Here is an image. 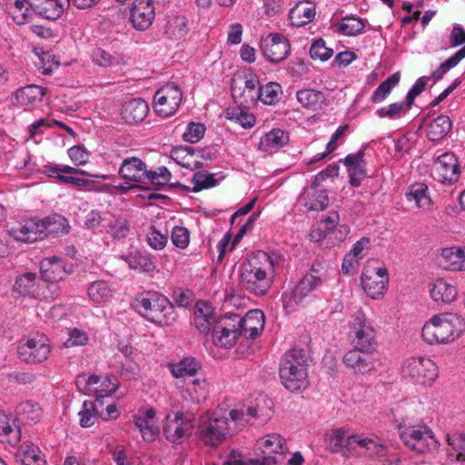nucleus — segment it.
I'll return each instance as SVG.
<instances>
[{
  "label": "nucleus",
  "mask_w": 465,
  "mask_h": 465,
  "mask_svg": "<svg viewBox=\"0 0 465 465\" xmlns=\"http://www.w3.org/2000/svg\"><path fill=\"white\" fill-rule=\"evenodd\" d=\"M281 260L277 253L258 251L252 262L244 265L241 272L245 290L256 295H264L271 288L275 268Z\"/></svg>",
  "instance_id": "1"
},
{
  "label": "nucleus",
  "mask_w": 465,
  "mask_h": 465,
  "mask_svg": "<svg viewBox=\"0 0 465 465\" xmlns=\"http://www.w3.org/2000/svg\"><path fill=\"white\" fill-rule=\"evenodd\" d=\"M244 421V414L238 410L230 411L229 417L203 418L198 427L200 439L206 446L217 447L236 434Z\"/></svg>",
  "instance_id": "2"
},
{
  "label": "nucleus",
  "mask_w": 465,
  "mask_h": 465,
  "mask_svg": "<svg viewBox=\"0 0 465 465\" xmlns=\"http://www.w3.org/2000/svg\"><path fill=\"white\" fill-rule=\"evenodd\" d=\"M134 309L143 317L158 325H171L177 319L172 302L156 292H147L135 297Z\"/></svg>",
  "instance_id": "3"
},
{
  "label": "nucleus",
  "mask_w": 465,
  "mask_h": 465,
  "mask_svg": "<svg viewBox=\"0 0 465 465\" xmlns=\"http://www.w3.org/2000/svg\"><path fill=\"white\" fill-rule=\"evenodd\" d=\"M307 361V354L302 349H292L282 357L279 372L282 383L288 391H302L308 387Z\"/></svg>",
  "instance_id": "4"
},
{
  "label": "nucleus",
  "mask_w": 465,
  "mask_h": 465,
  "mask_svg": "<svg viewBox=\"0 0 465 465\" xmlns=\"http://www.w3.org/2000/svg\"><path fill=\"white\" fill-rule=\"evenodd\" d=\"M465 330L464 320L454 313L433 316L423 326L421 336L429 343H447L457 339Z\"/></svg>",
  "instance_id": "5"
},
{
  "label": "nucleus",
  "mask_w": 465,
  "mask_h": 465,
  "mask_svg": "<svg viewBox=\"0 0 465 465\" xmlns=\"http://www.w3.org/2000/svg\"><path fill=\"white\" fill-rule=\"evenodd\" d=\"M118 173L126 181L141 183H149L156 186L166 184L172 177L166 167L161 166L155 171L148 170L145 163L135 156L124 159Z\"/></svg>",
  "instance_id": "6"
},
{
  "label": "nucleus",
  "mask_w": 465,
  "mask_h": 465,
  "mask_svg": "<svg viewBox=\"0 0 465 465\" xmlns=\"http://www.w3.org/2000/svg\"><path fill=\"white\" fill-rule=\"evenodd\" d=\"M400 439L411 450L418 453H427L435 450L438 440L431 430L425 425H412L404 422L397 425Z\"/></svg>",
  "instance_id": "7"
},
{
  "label": "nucleus",
  "mask_w": 465,
  "mask_h": 465,
  "mask_svg": "<svg viewBox=\"0 0 465 465\" xmlns=\"http://www.w3.org/2000/svg\"><path fill=\"white\" fill-rule=\"evenodd\" d=\"M349 338L353 348L361 351H374L377 348V331L361 311L357 312L349 324Z\"/></svg>",
  "instance_id": "8"
},
{
  "label": "nucleus",
  "mask_w": 465,
  "mask_h": 465,
  "mask_svg": "<svg viewBox=\"0 0 465 465\" xmlns=\"http://www.w3.org/2000/svg\"><path fill=\"white\" fill-rule=\"evenodd\" d=\"M401 374L415 384L430 386L438 378L439 370L431 359L424 356H412L403 361Z\"/></svg>",
  "instance_id": "9"
},
{
  "label": "nucleus",
  "mask_w": 465,
  "mask_h": 465,
  "mask_svg": "<svg viewBox=\"0 0 465 465\" xmlns=\"http://www.w3.org/2000/svg\"><path fill=\"white\" fill-rule=\"evenodd\" d=\"M14 292L21 296L34 297L37 299L54 300L59 294L56 284H47L39 282L36 275L32 272L25 273L15 280Z\"/></svg>",
  "instance_id": "10"
},
{
  "label": "nucleus",
  "mask_w": 465,
  "mask_h": 465,
  "mask_svg": "<svg viewBox=\"0 0 465 465\" xmlns=\"http://www.w3.org/2000/svg\"><path fill=\"white\" fill-rule=\"evenodd\" d=\"M194 416L189 412L178 411L165 417L163 435L165 439L173 444H181L188 439L194 427Z\"/></svg>",
  "instance_id": "11"
},
{
  "label": "nucleus",
  "mask_w": 465,
  "mask_h": 465,
  "mask_svg": "<svg viewBox=\"0 0 465 465\" xmlns=\"http://www.w3.org/2000/svg\"><path fill=\"white\" fill-rule=\"evenodd\" d=\"M322 277L317 270L312 268L298 282L292 293L283 296L284 307L293 308V305H303L314 297V292L322 284Z\"/></svg>",
  "instance_id": "12"
},
{
  "label": "nucleus",
  "mask_w": 465,
  "mask_h": 465,
  "mask_svg": "<svg viewBox=\"0 0 465 465\" xmlns=\"http://www.w3.org/2000/svg\"><path fill=\"white\" fill-rule=\"evenodd\" d=\"M183 100V93L178 84L168 83L160 87L153 97L155 113L163 117H169L176 113Z\"/></svg>",
  "instance_id": "13"
},
{
  "label": "nucleus",
  "mask_w": 465,
  "mask_h": 465,
  "mask_svg": "<svg viewBox=\"0 0 465 465\" xmlns=\"http://www.w3.org/2000/svg\"><path fill=\"white\" fill-rule=\"evenodd\" d=\"M208 336L215 346L231 348L241 336V328H237L232 314L224 315L215 322Z\"/></svg>",
  "instance_id": "14"
},
{
  "label": "nucleus",
  "mask_w": 465,
  "mask_h": 465,
  "mask_svg": "<svg viewBox=\"0 0 465 465\" xmlns=\"http://www.w3.org/2000/svg\"><path fill=\"white\" fill-rule=\"evenodd\" d=\"M50 352L49 341L44 335L28 338L18 346L19 358L26 363H41L47 360Z\"/></svg>",
  "instance_id": "15"
},
{
  "label": "nucleus",
  "mask_w": 465,
  "mask_h": 465,
  "mask_svg": "<svg viewBox=\"0 0 465 465\" xmlns=\"http://www.w3.org/2000/svg\"><path fill=\"white\" fill-rule=\"evenodd\" d=\"M389 282L387 269L368 265L361 273V285L366 294L373 300L381 298Z\"/></svg>",
  "instance_id": "16"
},
{
  "label": "nucleus",
  "mask_w": 465,
  "mask_h": 465,
  "mask_svg": "<svg viewBox=\"0 0 465 465\" xmlns=\"http://www.w3.org/2000/svg\"><path fill=\"white\" fill-rule=\"evenodd\" d=\"M261 49L267 60L272 63H280L289 55L291 45L283 35L272 33L262 39Z\"/></svg>",
  "instance_id": "17"
},
{
  "label": "nucleus",
  "mask_w": 465,
  "mask_h": 465,
  "mask_svg": "<svg viewBox=\"0 0 465 465\" xmlns=\"http://www.w3.org/2000/svg\"><path fill=\"white\" fill-rule=\"evenodd\" d=\"M77 387L88 395H95L97 398H103L117 389L115 381L105 376L101 378L96 375L86 377L85 375L78 376L76 379Z\"/></svg>",
  "instance_id": "18"
},
{
  "label": "nucleus",
  "mask_w": 465,
  "mask_h": 465,
  "mask_svg": "<svg viewBox=\"0 0 465 465\" xmlns=\"http://www.w3.org/2000/svg\"><path fill=\"white\" fill-rule=\"evenodd\" d=\"M434 179L442 183H452L459 179L458 160L454 153H444L434 161L432 167Z\"/></svg>",
  "instance_id": "19"
},
{
  "label": "nucleus",
  "mask_w": 465,
  "mask_h": 465,
  "mask_svg": "<svg viewBox=\"0 0 465 465\" xmlns=\"http://www.w3.org/2000/svg\"><path fill=\"white\" fill-rule=\"evenodd\" d=\"M155 17V9L152 0H134L130 9V20L133 26L139 30L148 29Z\"/></svg>",
  "instance_id": "20"
},
{
  "label": "nucleus",
  "mask_w": 465,
  "mask_h": 465,
  "mask_svg": "<svg viewBox=\"0 0 465 465\" xmlns=\"http://www.w3.org/2000/svg\"><path fill=\"white\" fill-rule=\"evenodd\" d=\"M43 282L47 284H55L64 280L71 272V265L57 256L43 259L40 262Z\"/></svg>",
  "instance_id": "21"
},
{
  "label": "nucleus",
  "mask_w": 465,
  "mask_h": 465,
  "mask_svg": "<svg viewBox=\"0 0 465 465\" xmlns=\"http://www.w3.org/2000/svg\"><path fill=\"white\" fill-rule=\"evenodd\" d=\"M258 80L254 76H237L232 78L231 91L235 101L241 104L253 103L257 100Z\"/></svg>",
  "instance_id": "22"
},
{
  "label": "nucleus",
  "mask_w": 465,
  "mask_h": 465,
  "mask_svg": "<svg viewBox=\"0 0 465 465\" xmlns=\"http://www.w3.org/2000/svg\"><path fill=\"white\" fill-rule=\"evenodd\" d=\"M237 328H241V336L246 339H254L263 330L264 314L261 310H251L244 317L232 314Z\"/></svg>",
  "instance_id": "23"
},
{
  "label": "nucleus",
  "mask_w": 465,
  "mask_h": 465,
  "mask_svg": "<svg viewBox=\"0 0 465 465\" xmlns=\"http://www.w3.org/2000/svg\"><path fill=\"white\" fill-rule=\"evenodd\" d=\"M373 351H361L351 348L343 356V363L355 374H366L375 371V360L371 355Z\"/></svg>",
  "instance_id": "24"
},
{
  "label": "nucleus",
  "mask_w": 465,
  "mask_h": 465,
  "mask_svg": "<svg viewBox=\"0 0 465 465\" xmlns=\"http://www.w3.org/2000/svg\"><path fill=\"white\" fill-rule=\"evenodd\" d=\"M341 162L347 168L350 183L359 186L367 176L364 151L360 150L356 153L348 154Z\"/></svg>",
  "instance_id": "25"
},
{
  "label": "nucleus",
  "mask_w": 465,
  "mask_h": 465,
  "mask_svg": "<svg viewBox=\"0 0 465 465\" xmlns=\"http://www.w3.org/2000/svg\"><path fill=\"white\" fill-rule=\"evenodd\" d=\"M41 223L38 218H32L25 221L24 223L12 226L8 232L16 241L32 242L42 239Z\"/></svg>",
  "instance_id": "26"
},
{
  "label": "nucleus",
  "mask_w": 465,
  "mask_h": 465,
  "mask_svg": "<svg viewBox=\"0 0 465 465\" xmlns=\"http://www.w3.org/2000/svg\"><path fill=\"white\" fill-rule=\"evenodd\" d=\"M438 263L444 270L460 272L465 270V250L460 247H446L441 249L438 256Z\"/></svg>",
  "instance_id": "27"
},
{
  "label": "nucleus",
  "mask_w": 465,
  "mask_h": 465,
  "mask_svg": "<svg viewBox=\"0 0 465 465\" xmlns=\"http://www.w3.org/2000/svg\"><path fill=\"white\" fill-rule=\"evenodd\" d=\"M353 442L362 450L365 456L381 459L387 455L388 447L378 436L352 435Z\"/></svg>",
  "instance_id": "28"
},
{
  "label": "nucleus",
  "mask_w": 465,
  "mask_h": 465,
  "mask_svg": "<svg viewBox=\"0 0 465 465\" xmlns=\"http://www.w3.org/2000/svg\"><path fill=\"white\" fill-rule=\"evenodd\" d=\"M289 134L280 128H273L264 134L258 145V149L267 153H274L289 143Z\"/></svg>",
  "instance_id": "29"
},
{
  "label": "nucleus",
  "mask_w": 465,
  "mask_h": 465,
  "mask_svg": "<svg viewBox=\"0 0 465 465\" xmlns=\"http://www.w3.org/2000/svg\"><path fill=\"white\" fill-rule=\"evenodd\" d=\"M149 106L142 98H134L123 104L121 116L127 124H138L147 116Z\"/></svg>",
  "instance_id": "30"
},
{
  "label": "nucleus",
  "mask_w": 465,
  "mask_h": 465,
  "mask_svg": "<svg viewBox=\"0 0 465 465\" xmlns=\"http://www.w3.org/2000/svg\"><path fill=\"white\" fill-rule=\"evenodd\" d=\"M155 414L154 409L151 407L146 409L143 413L134 416V425L139 430L144 440L153 441L159 432L158 428L151 423Z\"/></svg>",
  "instance_id": "31"
},
{
  "label": "nucleus",
  "mask_w": 465,
  "mask_h": 465,
  "mask_svg": "<svg viewBox=\"0 0 465 465\" xmlns=\"http://www.w3.org/2000/svg\"><path fill=\"white\" fill-rule=\"evenodd\" d=\"M215 322H217V319L213 314L212 306L205 302H198L194 311L196 328L208 336Z\"/></svg>",
  "instance_id": "32"
},
{
  "label": "nucleus",
  "mask_w": 465,
  "mask_h": 465,
  "mask_svg": "<svg viewBox=\"0 0 465 465\" xmlns=\"http://www.w3.org/2000/svg\"><path fill=\"white\" fill-rule=\"evenodd\" d=\"M301 199L308 211H322L329 204L327 192L318 189L314 184L304 191Z\"/></svg>",
  "instance_id": "33"
},
{
  "label": "nucleus",
  "mask_w": 465,
  "mask_h": 465,
  "mask_svg": "<svg viewBox=\"0 0 465 465\" xmlns=\"http://www.w3.org/2000/svg\"><path fill=\"white\" fill-rule=\"evenodd\" d=\"M448 460L450 465H465V434L455 432L448 435Z\"/></svg>",
  "instance_id": "34"
},
{
  "label": "nucleus",
  "mask_w": 465,
  "mask_h": 465,
  "mask_svg": "<svg viewBox=\"0 0 465 465\" xmlns=\"http://www.w3.org/2000/svg\"><path fill=\"white\" fill-rule=\"evenodd\" d=\"M172 375L176 379L194 378L201 370V363L193 357H185L183 360L168 365Z\"/></svg>",
  "instance_id": "35"
},
{
  "label": "nucleus",
  "mask_w": 465,
  "mask_h": 465,
  "mask_svg": "<svg viewBox=\"0 0 465 465\" xmlns=\"http://www.w3.org/2000/svg\"><path fill=\"white\" fill-rule=\"evenodd\" d=\"M15 411L18 420L29 425L37 423L43 417L41 405L33 400H27L19 403Z\"/></svg>",
  "instance_id": "36"
},
{
  "label": "nucleus",
  "mask_w": 465,
  "mask_h": 465,
  "mask_svg": "<svg viewBox=\"0 0 465 465\" xmlns=\"http://www.w3.org/2000/svg\"><path fill=\"white\" fill-rule=\"evenodd\" d=\"M41 223L42 239L47 235L66 234L69 231V223L66 218L60 214H54L43 219Z\"/></svg>",
  "instance_id": "37"
},
{
  "label": "nucleus",
  "mask_w": 465,
  "mask_h": 465,
  "mask_svg": "<svg viewBox=\"0 0 465 465\" xmlns=\"http://www.w3.org/2000/svg\"><path fill=\"white\" fill-rule=\"evenodd\" d=\"M405 197L408 202H413L416 208L423 211L429 210L432 204L428 186L424 183H414L409 186Z\"/></svg>",
  "instance_id": "38"
},
{
  "label": "nucleus",
  "mask_w": 465,
  "mask_h": 465,
  "mask_svg": "<svg viewBox=\"0 0 465 465\" xmlns=\"http://www.w3.org/2000/svg\"><path fill=\"white\" fill-rule=\"evenodd\" d=\"M39 14L47 19L59 18L65 8L70 5V0H35L33 4Z\"/></svg>",
  "instance_id": "39"
},
{
  "label": "nucleus",
  "mask_w": 465,
  "mask_h": 465,
  "mask_svg": "<svg viewBox=\"0 0 465 465\" xmlns=\"http://www.w3.org/2000/svg\"><path fill=\"white\" fill-rule=\"evenodd\" d=\"M209 391L210 385L205 377L197 375L187 384L184 394L192 402L199 404L207 399Z\"/></svg>",
  "instance_id": "40"
},
{
  "label": "nucleus",
  "mask_w": 465,
  "mask_h": 465,
  "mask_svg": "<svg viewBox=\"0 0 465 465\" xmlns=\"http://www.w3.org/2000/svg\"><path fill=\"white\" fill-rule=\"evenodd\" d=\"M457 289L443 279H437L430 288V296L436 302L450 303L457 298Z\"/></svg>",
  "instance_id": "41"
},
{
  "label": "nucleus",
  "mask_w": 465,
  "mask_h": 465,
  "mask_svg": "<svg viewBox=\"0 0 465 465\" xmlns=\"http://www.w3.org/2000/svg\"><path fill=\"white\" fill-rule=\"evenodd\" d=\"M315 16V8L309 2H300L289 13L291 23L294 26H302L311 23Z\"/></svg>",
  "instance_id": "42"
},
{
  "label": "nucleus",
  "mask_w": 465,
  "mask_h": 465,
  "mask_svg": "<svg viewBox=\"0 0 465 465\" xmlns=\"http://www.w3.org/2000/svg\"><path fill=\"white\" fill-rule=\"evenodd\" d=\"M451 125L449 116L439 115L426 126V136L432 142L440 141L450 133Z\"/></svg>",
  "instance_id": "43"
},
{
  "label": "nucleus",
  "mask_w": 465,
  "mask_h": 465,
  "mask_svg": "<svg viewBox=\"0 0 465 465\" xmlns=\"http://www.w3.org/2000/svg\"><path fill=\"white\" fill-rule=\"evenodd\" d=\"M45 94V92L41 86L31 84L16 90L14 97L18 104L26 106L41 101Z\"/></svg>",
  "instance_id": "44"
},
{
  "label": "nucleus",
  "mask_w": 465,
  "mask_h": 465,
  "mask_svg": "<svg viewBox=\"0 0 465 465\" xmlns=\"http://www.w3.org/2000/svg\"><path fill=\"white\" fill-rule=\"evenodd\" d=\"M298 102L304 107L313 111L321 109L326 103L325 94L314 89H302L297 92Z\"/></svg>",
  "instance_id": "45"
},
{
  "label": "nucleus",
  "mask_w": 465,
  "mask_h": 465,
  "mask_svg": "<svg viewBox=\"0 0 465 465\" xmlns=\"http://www.w3.org/2000/svg\"><path fill=\"white\" fill-rule=\"evenodd\" d=\"M226 119L240 124L244 129L254 126L256 123L255 116L246 106L229 107L225 111Z\"/></svg>",
  "instance_id": "46"
},
{
  "label": "nucleus",
  "mask_w": 465,
  "mask_h": 465,
  "mask_svg": "<svg viewBox=\"0 0 465 465\" xmlns=\"http://www.w3.org/2000/svg\"><path fill=\"white\" fill-rule=\"evenodd\" d=\"M194 150L188 146H180L171 151V158L179 165L194 170L202 167V163L193 160Z\"/></svg>",
  "instance_id": "47"
},
{
  "label": "nucleus",
  "mask_w": 465,
  "mask_h": 465,
  "mask_svg": "<svg viewBox=\"0 0 465 465\" xmlns=\"http://www.w3.org/2000/svg\"><path fill=\"white\" fill-rule=\"evenodd\" d=\"M17 458L22 465H46V461L41 455V450L32 443L21 445Z\"/></svg>",
  "instance_id": "48"
},
{
  "label": "nucleus",
  "mask_w": 465,
  "mask_h": 465,
  "mask_svg": "<svg viewBox=\"0 0 465 465\" xmlns=\"http://www.w3.org/2000/svg\"><path fill=\"white\" fill-rule=\"evenodd\" d=\"M164 33L170 39H183L188 33L187 19L185 16H170L167 20Z\"/></svg>",
  "instance_id": "49"
},
{
  "label": "nucleus",
  "mask_w": 465,
  "mask_h": 465,
  "mask_svg": "<svg viewBox=\"0 0 465 465\" xmlns=\"http://www.w3.org/2000/svg\"><path fill=\"white\" fill-rule=\"evenodd\" d=\"M285 440L278 433H269L257 440V447L264 454L281 453L283 451Z\"/></svg>",
  "instance_id": "50"
},
{
  "label": "nucleus",
  "mask_w": 465,
  "mask_h": 465,
  "mask_svg": "<svg viewBox=\"0 0 465 465\" xmlns=\"http://www.w3.org/2000/svg\"><path fill=\"white\" fill-rule=\"evenodd\" d=\"M129 267L140 272H151L154 271L155 265L150 255L135 251L124 257Z\"/></svg>",
  "instance_id": "51"
},
{
  "label": "nucleus",
  "mask_w": 465,
  "mask_h": 465,
  "mask_svg": "<svg viewBox=\"0 0 465 465\" xmlns=\"http://www.w3.org/2000/svg\"><path fill=\"white\" fill-rule=\"evenodd\" d=\"M113 293L114 290L111 285L104 281L94 282L88 288L89 298L96 303L109 302Z\"/></svg>",
  "instance_id": "52"
},
{
  "label": "nucleus",
  "mask_w": 465,
  "mask_h": 465,
  "mask_svg": "<svg viewBox=\"0 0 465 465\" xmlns=\"http://www.w3.org/2000/svg\"><path fill=\"white\" fill-rule=\"evenodd\" d=\"M20 440V430L14 428L10 419L4 412H0V440L15 445Z\"/></svg>",
  "instance_id": "53"
},
{
  "label": "nucleus",
  "mask_w": 465,
  "mask_h": 465,
  "mask_svg": "<svg viewBox=\"0 0 465 465\" xmlns=\"http://www.w3.org/2000/svg\"><path fill=\"white\" fill-rule=\"evenodd\" d=\"M337 32L349 36L361 34L364 31L365 24L363 20L354 16L342 18L337 24Z\"/></svg>",
  "instance_id": "54"
},
{
  "label": "nucleus",
  "mask_w": 465,
  "mask_h": 465,
  "mask_svg": "<svg viewBox=\"0 0 465 465\" xmlns=\"http://www.w3.org/2000/svg\"><path fill=\"white\" fill-rule=\"evenodd\" d=\"M399 82L400 74H392L377 87L371 97V101L374 104L383 102L391 94V90L399 84Z\"/></svg>",
  "instance_id": "55"
},
{
  "label": "nucleus",
  "mask_w": 465,
  "mask_h": 465,
  "mask_svg": "<svg viewBox=\"0 0 465 465\" xmlns=\"http://www.w3.org/2000/svg\"><path fill=\"white\" fill-rule=\"evenodd\" d=\"M91 56L93 62L102 67H113L118 65L122 61V57L118 54L100 47L94 49Z\"/></svg>",
  "instance_id": "56"
},
{
  "label": "nucleus",
  "mask_w": 465,
  "mask_h": 465,
  "mask_svg": "<svg viewBox=\"0 0 465 465\" xmlns=\"http://www.w3.org/2000/svg\"><path fill=\"white\" fill-rule=\"evenodd\" d=\"M281 93V85L279 84L271 82L258 88L257 100H260L268 105L275 104L279 101Z\"/></svg>",
  "instance_id": "57"
},
{
  "label": "nucleus",
  "mask_w": 465,
  "mask_h": 465,
  "mask_svg": "<svg viewBox=\"0 0 465 465\" xmlns=\"http://www.w3.org/2000/svg\"><path fill=\"white\" fill-rule=\"evenodd\" d=\"M326 441L331 452H338L342 447L353 443L352 435L346 438L341 429H336L326 434Z\"/></svg>",
  "instance_id": "58"
},
{
  "label": "nucleus",
  "mask_w": 465,
  "mask_h": 465,
  "mask_svg": "<svg viewBox=\"0 0 465 465\" xmlns=\"http://www.w3.org/2000/svg\"><path fill=\"white\" fill-rule=\"evenodd\" d=\"M107 232L114 239H124L130 232V224L123 217H113L108 223Z\"/></svg>",
  "instance_id": "59"
},
{
  "label": "nucleus",
  "mask_w": 465,
  "mask_h": 465,
  "mask_svg": "<svg viewBox=\"0 0 465 465\" xmlns=\"http://www.w3.org/2000/svg\"><path fill=\"white\" fill-rule=\"evenodd\" d=\"M79 423L84 428L93 426L97 420V410L94 401H85L82 405L81 411L78 412Z\"/></svg>",
  "instance_id": "60"
},
{
  "label": "nucleus",
  "mask_w": 465,
  "mask_h": 465,
  "mask_svg": "<svg viewBox=\"0 0 465 465\" xmlns=\"http://www.w3.org/2000/svg\"><path fill=\"white\" fill-rule=\"evenodd\" d=\"M310 55L313 60L328 61L333 55V50L326 46L322 38L316 39L310 47Z\"/></svg>",
  "instance_id": "61"
},
{
  "label": "nucleus",
  "mask_w": 465,
  "mask_h": 465,
  "mask_svg": "<svg viewBox=\"0 0 465 465\" xmlns=\"http://www.w3.org/2000/svg\"><path fill=\"white\" fill-rule=\"evenodd\" d=\"M205 125L201 123H190L183 134V139L190 143H198L205 134Z\"/></svg>",
  "instance_id": "62"
},
{
  "label": "nucleus",
  "mask_w": 465,
  "mask_h": 465,
  "mask_svg": "<svg viewBox=\"0 0 465 465\" xmlns=\"http://www.w3.org/2000/svg\"><path fill=\"white\" fill-rule=\"evenodd\" d=\"M192 183L193 184V190L199 192L215 186L217 180L214 178L213 174L197 172L193 174Z\"/></svg>",
  "instance_id": "63"
},
{
  "label": "nucleus",
  "mask_w": 465,
  "mask_h": 465,
  "mask_svg": "<svg viewBox=\"0 0 465 465\" xmlns=\"http://www.w3.org/2000/svg\"><path fill=\"white\" fill-rule=\"evenodd\" d=\"M171 240L177 248L185 249L190 242L189 231L183 226H174L171 232Z\"/></svg>",
  "instance_id": "64"
}]
</instances>
